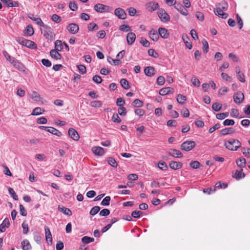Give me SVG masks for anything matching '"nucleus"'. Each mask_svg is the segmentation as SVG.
I'll return each mask as SVG.
<instances>
[{
	"instance_id": "nucleus-9",
	"label": "nucleus",
	"mask_w": 250,
	"mask_h": 250,
	"mask_svg": "<svg viewBox=\"0 0 250 250\" xmlns=\"http://www.w3.org/2000/svg\"><path fill=\"white\" fill-rule=\"evenodd\" d=\"M234 101L236 104L241 103L244 99V94L241 92H238L233 96Z\"/></svg>"
},
{
	"instance_id": "nucleus-17",
	"label": "nucleus",
	"mask_w": 250,
	"mask_h": 250,
	"mask_svg": "<svg viewBox=\"0 0 250 250\" xmlns=\"http://www.w3.org/2000/svg\"><path fill=\"white\" fill-rule=\"evenodd\" d=\"M169 166L171 169L177 170L181 168L182 167L183 164L179 162L171 161L169 164Z\"/></svg>"
},
{
	"instance_id": "nucleus-47",
	"label": "nucleus",
	"mask_w": 250,
	"mask_h": 250,
	"mask_svg": "<svg viewBox=\"0 0 250 250\" xmlns=\"http://www.w3.org/2000/svg\"><path fill=\"white\" fill-rule=\"evenodd\" d=\"M108 163L109 164V165H110V166L114 167H116L118 166V164L117 162L115 161V160L111 157L108 159Z\"/></svg>"
},
{
	"instance_id": "nucleus-12",
	"label": "nucleus",
	"mask_w": 250,
	"mask_h": 250,
	"mask_svg": "<svg viewBox=\"0 0 250 250\" xmlns=\"http://www.w3.org/2000/svg\"><path fill=\"white\" fill-rule=\"evenodd\" d=\"M45 234L46 240L48 245H51L52 244V237L49 229L45 227Z\"/></svg>"
},
{
	"instance_id": "nucleus-48",
	"label": "nucleus",
	"mask_w": 250,
	"mask_h": 250,
	"mask_svg": "<svg viewBox=\"0 0 250 250\" xmlns=\"http://www.w3.org/2000/svg\"><path fill=\"white\" fill-rule=\"evenodd\" d=\"M51 20L56 23H59L61 21V18L58 15L54 14L52 15Z\"/></svg>"
},
{
	"instance_id": "nucleus-1",
	"label": "nucleus",
	"mask_w": 250,
	"mask_h": 250,
	"mask_svg": "<svg viewBox=\"0 0 250 250\" xmlns=\"http://www.w3.org/2000/svg\"><path fill=\"white\" fill-rule=\"evenodd\" d=\"M225 146L231 150H236L241 146L239 141L234 139H230L225 142Z\"/></svg>"
},
{
	"instance_id": "nucleus-56",
	"label": "nucleus",
	"mask_w": 250,
	"mask_h": 250,
	"mask_svg": "<svg viewBox=\"0 0 250 250\" xmlns=\"http://www.w3.org/2000/svg\"><path fill=\"white\" fill-rule=\"evenodd\" d=\"M202 44L203 45V49L205 53H207L208 51V44L207 41L204 40L202 41Z\"/></svg>"
},
{
	"instance_id": "nucleus-43",
	"label": "nucleus",
	"mask_w": 250,
	"mask_h": 250,
	"mask_svg": "<svg viewBox=\"0 0 250 250\" xmlns=\"http://www.w3.org/2000/svg\"><path fill=\"white\" fill-rule=\"evenodd\" d=\"M100 208L99 206H95L92 208L89 213L91 215H95L100 211Z\"/></svg>"
},
{
	"instance_id": "nucleus-27",
	"label": "nucleus",
	"mask_w": 250,
	"mask_h": 250,
	"mask_svg": "<svg viewBox=\"0 0 250 250\" xmlns=\"http://www.w3.org/2000/svg\"><path fill=\"white\" fill-rule=\"evenodd\" d=\"M12 63L13 64L14 66L17 69L21 71H24L25 67L23 65L18 61L13 60Z\"/></svg>"
},
{
	"instance_id": "nucleus-49",
	"label": "nucleus",
	"mask_w": 250,
	"mask_h": 250,
	"mask_svg": "<svg viewBox=\"0 0 250 250\" xmlns=\"http://www.w3.org/2000/svg\"><path fill=\"white\" fill-rule=\"evenodd\" d=\"M77 67L79 69V72L81 74H84L86 72V69L84 65L82 64H80L77 66Z\"/></svg>"
},
{
	"instance_id": "nucleus-2",
	"label": "nucleus",
	"mask_w": 250,
	"mask_h": 250,
	"mask_svg": "<svg viewBox=\"0 0 250 250\" xmlns=\"http://www.w3.org/2000/svg\"><path fill=\"white\" fill-rule=\"evenodd\" d=\"M94 8L95 10L99 13L109 12L112 10V8L111 7L102 3H97L95 4Z\"/></svg>"
},
{
	"instance_id": "nucleus-46",
	"label": "nucleus",
	"mask_w": 250,
	"mask_h": 250,
	"mask_svg": "<svg viewBox=\"0 0 250 250\" xmlns=\"http://www.w3.org/2000/svg\"><path fill=\"white\" fill-rule=\"evenodd\" d=\"M8 191L9 194L11 195V196L13 197V198L15 200H18V197L16 194L15 192L14 191V189L11 188H8Z\"/></svg>"
},
{
	"instance_id": "nucleus-63",
	"label": "nucleus",
	"mask_w": 250,
	"mask_h": 250,
	"mask_svg": "<svg viewBox=\"0 0 250 250\" xmlns=\"http://www.w3.org/2000/svg\"><path fill=\"white\" fill-rule=\"evenodd\" d=\"M191 82H192L193 85H194L195 86L198 87L200 86V81L196 77H193L191 79Z\"/></svg>"
},
{
	"instance_id": "nucleus-45",
	"label": "nucleus",
	"mask_w": 250,
	"mask_h": 250,
	"mask_svg": "<svg viewBox=\"0 0 250 250\" xmlns=\"http://www.w3.org/2000/svg\"><path fill=\"white\" fill-rule=\"evenodd\" d=\"M132 105L134 106L140 107L143 105V103L139 99H137L132 103Z\"/></svg>"
},
{
	"instance_id": "nucleus-19",
	"label": "nucleus",
	"mask_w": 250,
	"mask_h": 250,
	"mask_svg": "<svg viewBox=\"0 0 250 250\" xmlns=\"http://www.w3.org/2000/svg\"><path fill=\"white\" fill-rule=\"evenodd\" d=\"M159 35L156 30L152 29L149 32L150 38L153 41H157L159 39Z\"/></svg>"
},
{
	"instance_id": "nucleus-10",
	"label": "nucleus",
	"mask_w": 250,
	"mask_h": 250,
	"mask_svg": "<svg viewBox=\"0 0 250 250\" xmlns=\"http://www.w3.org/2000/svg\"><path fill=\"white\" fill-rule=\"evenodd\" d=\"M159 7V4L157 2L151 1L146 4V8L149 12H152L157 9Z\"/></svg>"
},
{
	"instance_id": "nucleus-18",
	"label": "nucleus",
	"mask_w": 250,
	"mask_h": 250,
	"mask_svg": "<svg viewBox=\"0 0 250 250\" xmlns=\"http://www.w3.org/2000/svg\"><path fill=\"white\" fill-rule=\"evenodd\" d=\"M174 89L170 87H164L159 91V94L161 95L164 96L169 93H173Z\"/></svg>"
},
{
	"instance_id": "nucleus-41",
	"label": "nucleus",
	"mask_w": 250,
	"mask_h": 250,
	"mask_svg": "<svg viewBox=\"0 0 250 250\" xmlns=\"http://www.w3.org/2000/svg\"><path fill=\"white\" fill-rule=\"evenodd\" d=\"M212 108L215 111H219L222 108V104L218 103H215L212 105Z\"/></svg>"
},
{
	"instance_id": "nucleus-57",
	"label": "nucleus",
	"mask_w": 250,
	"mask_h": 250,
	"mask_svg": "<svg viewBox=\"0 0 250 250\" xmlns=\"http://www.w3.org/2000/svg\"><path fill=\"white\" fill-rule=\"evenodd\" d=\"M140 42L144 47H148L150 45V42L146 39L142 38Z\"/></svg>"
},
{
	"instance_id": "nucleus-25",
	"label": "nucleus",
	"mask_w": 250,
	"mask_h": 250,
	"mask_svg": "<svg viewBox=\"0 0 250 250\" xmlns=\"http://www.w3.org/2000/svg\"><path fill=\"white\" fill-rule=\"evenodd\" d=\"M58 50L56 49H52L50 51V54L52 58L56 60H60L61 59L62 56L58 52Z\"/></svg>"
},
{
	"instance_id": "nucleus-7",
	"label": "nucleus",
	"mask_w": 250,
	"mask_h": 250,
	"mask_svg": "<svg viewBox=\"0 0 250 250\" xmlns=\"http://www.w3.org/2000/svg\"><path fill=\"white\" fill-rule=\"evenodd\" d=\"M114 14L118 17L119 19L124 20L126 18V14L125 11L121 8H117L114 11Z\"/></svg>"
},
{
	"instance_id": "nucleus-32",
	"label": "nucleus",
	"mask_w": 250,
	"mask_h": 250,
	"mask_svg": "<svg viewBox=\"0 0 250 250\" xmlns=\"http://www.w3.org/2000/svg\"><path fill=\"white\" fill-rule=\"evenodd\" d=\"M24 46L31 49H36L37 48V45L34 42L28 40L27 41H25V44Z\"/></svg>"
},
{
	"instance_id": "nucleus-13",
	"label": "nucleus",
	"mask_w": 250,
	"mask_h": 250,
	"mask_svg": "<svg viewBox=\"0 0 250 250\" xmlns=\"http://www.w3.org/2000/svg\"><path fill=\"white\" fill-rule=\"evenodd\" d=\"M69 136L74 140L77 141L79 139L80 136L78 133L73 128H70L68 130Z\"/></svg>"
},
{
	"instance_id": "nucleus-33",
	"label": "nucleus",
	"mask_w": 250,
	"mask_h": 250,
	"mask_svg": "<svg viewBox=\"0 0 250 250\" xmlns=\"http://www.w3.org/2000/svg\"><path fill=\"white\" fill-rule=\"evenodd\" d=\"M182 39H183V40L184 43H185V44L186 45V47L188 49H191L192 48V44L190 42H188L189 39L188 37V36L187 35H183L182 37Z\"/></svg>"
},
{
	"instance_id": "nucleus-11",
	"label": "nucleus",
	"mask_w": 250,
	"mask_h": 250,
	"mask_svg": "<svg viewBox=\"0 0 250 250\" xmlns=\"http://www.w3.org/2000/svg\"><path fill=\"white\" fill-rule=\"evenodd\" d=\"M168 154L173 157L181 158L183 156V154L179 150L175 149H170L168 152Z\"/></svg>"
},
{
	"instance_id": "nucleus-30",
	"label": "nucleus",
	"mask_w": 250,
	"mask_h": 250,
	"mask_svg": "<svg viewBox=\"0 0 250 250\" xmlns=\"http://www.w3.org/2000/svg\"><path fill=\"white\" fill-rule=\"evenodd\" d=\"M44 111V109L40 107H37L33 109L31 115L33 116L40 115L42 114Z\"/></svg>"
},
{
	"instance_id": "nucleus-53",
	"label": "nucleus",
	"mask_w": 250,
	"mask_h": 250,
	"mask_svg": "<svg viewBox=\"0 0 250 250\" xmlns=\"http://www.w3.org/2000/svg\"><path fill=\"white\" fill-rule=\"evenodd\" d=\"M158 167L160 169L162 170H166L167 169V166L166 163L164 162H159L158 164Z\"/></svg>"
},
{
	"instance_id": "nucleus-28",
	"label": "nucleus",
	"mask_w": 250,
	"mask_h": 250,
	"mask_svg": "<svg viewBox=\"0 0 250 250\" xmlns=\"http://www.w3.org/2000/svg\"><path fill=\"white\" fill-rule=\"evenodd\" d=\"M21 247L23 250H29L31 249V246L27 240H24L21 242Z\"/></svg>"
},
{
	"instance_id": "nucleus-34",
	"label": "nucleus",
	"mask_w": 250,
	"mask_h": 250,
	"mask_svg": "<svg viewBox=\"0 0 250 250\" xmlns=\"http://www.w3.org/2000/svg\"><path fill=\"white\" fill-rule=\"evenodd\" d=\"M34 30L32 26L30 25H28L25 30V34L27 36H31L34 34Z\"/></svg>"
},
{
	"instance_id": "nucleus-22",
	"label": "nucleus",
	"mask_w": 250,
	"mask_h": 250,
	"mask_svg": "<svg viewBox=\"0 0 250 250\" xmlns=\"http://www.w3.org/2000/svg\"><path fill=\"white\" fill-rule=\"evenodd\" d=\"M224 11L222 10H218L217 8H215L214 10V12L215 14L218 16L219 17H220L222 19H226L227 18L228 15V14L224 12Z\"/></svg>"
},
{
	"instance_id": "nucleus-40",
	"label": "nucleus",
	"mask_w": 250,
	"mask_h": 250,
	"mask_svg": "<svg viewBox=\"0 0 250 250\" xmlns=\"http://www.w3.org/2000/svg\"><path fill=\"white\" fill-rule=\"evenodd\" d=\"M244 176L245 174L242 172V169L241 170H236L235 175L233 176V177L235 178L236 179H239Z\"/></svg>"
},
{
	"instance_id": "nucleus-26",
	"label": "nucleus",
	"mask_w": 250,
	"mask_h": 250,
	"mask_svg": "<svg viewBox=\"0 0 250 250\" xmlns=\"http://www.w3.org/2000/svg\"><path fill=\"white\" fill-rule=\"evenodd\" d=\"M235 132V130L232 127L226 128L220 130L221 135L232 134Z\"/></svg>"
},
{
	"instance_id": "nucleus-31",
	"label": "nucleus",
	"mask_w": 250,
	"mask_h": 250,
	"mask_svg": "<svg viewBox=\"0 0 250 250\" xmlns=\"http://www.w3.org/2000/svg\"><path fill=\"white\" fill-rule=\"evenodd\" d=\"M29 18L32 21H35L38 25L42 27L44 26V24L40 18H35L33 17V15L32 16H29Z\"/></svg>"
},
{
	"instance_id": "nucleus-23",
	"label": "nucleus",
	"mask_w": 250,
	"mask_h": 250,
	"mask_svg": "<svg viewBox=\"0 0 250 250\" xmlns=\"http://www.w3.org/2000/svg\"><path fill=\"white\" fill-rule=\"evenodd\" d=\"M58 210L62 212L63 214L68 216H71L72 214V211L70 209L66 208L62 206L59 205L58 206Z\"/></svg>"
},
{
	"instance_id": "nucleus-3",
	"label": "nucleus",
	"mask_w": 250,
	"mask_h": 250,
	"mask_svg": "<svg viewBox=\"0 0 250 250\" xmlns=\"http://www.w3.org/2000/svg\"><path fill=\"white\" fill-rule=\"evenodd\" d=\"M195 143L192 141H187L183 142L181 145L182 150L188 151L191 150L195 146Z\"/></svg>"
},
{
	"instance_id": "nucleus-6",
	"label": "nucleus",
	"mask_w": 250,
	"mask_h": 250,
	"mask_svg": "<svg viewBox=\"0 0 250 250\" xmlns=\"http://www.w3.org/2000/svg\"><path fill=\"white\" fill-rule=\"evenodd\" d=\"M174 8L183 15L187 16L188 15V10L183 6L182 4L178 2L177 3H175Z\"/></svg>"
},
{
	"instance_id": "nucleus-29",
	"label": "nucleus",
	"mask_w": 250,
	"mask_h": 250,
	"mask_svg": "<svg viewBox=\"0 0 250 250\" xmlns=\"http://www.w3.org/2000/svg\"><path fill=\"white\" fill-rule=\"evenodd\" d=\"M47 131L57 136H61L62 135V133L60 131L53 127H49L48 130H47Z\"/></svg>"
},
{
	"instance_id": "nucleus-50",
	"label": "nucleus",
	"mask_w": 250,
	"mask_h": 250,
	"mask_svg": "<svg viewBox=\"0 0 250 250\" xmlns=\"http://www.w3.org/2000/svg\"><path fill=\"white\" fill-rule=\"evenodd\" d=\"M148 54L149 56L155 58L158 57L159 56L158 53L156 52L153 49H149L148 50Z\"/></svg>"
},
{
	"instance_id": "nucleus-60",
	"label": "nucleus",
	"mask_w": 250,
	"mask_h": 250,
	"mask_svg": "<svg viewBox=\"0 0 250 250\" xmlns=\"http://www.w3.org/2000/svg\"><path fill=\"white\" fill-rule=\"evenodd\" d=\"M235 122L233 120L231 119H226L223 122V125L225 126L228 125H233L234 124Z\"/></svg>"
},
{
	"instance_id": "nucleus-52",
	"label": "nucleus",
	"mask_w": 250,
	"mask_h": 250,
	"mask_svg": "<svg viewBox=\"0 0 250 250\" xmlns=\"http://www.w3.org/2000/svg\"><path fill=\"white\" fill-rule=\"evenodd\" d=\"M189 165L192 168L196 169L199 167L200 164L197 161H193L190 163Z\"/></svg>"
},
{
	"instance_id": "nucleus-21",
	"label": "nucleus",
	"mask_w": 250,
	"mask_h": 250,
	"mask_svg": "<svg viewBox=\"0 0 250 250\" xmlns=\"http://www.w3.org/2000/svg\"><path fill=\"white\" fill-rule=\"evenodd\" d=\"M159 34L164 39H167L169 36V33L167 29L160 27L158 29Z\"/></svg>"
},
{
	"instance_id": "nucleus-37",
	"label": "nucleus",
	"mask_w": 250,
	"mask_h": 250,
	"mask_svg": "<svg viewBox=\"0 0 250 250\" xmlns=\"http://www.w3.org/2000/svg\"><path fill=\"white\" fill-rule=\"evenodd\" d=\"M120 83L122 87L125 89H128L129 88L128 82L125 79H122Z\"/></svg>"
},
{
	"instance_id": "nucleus-36",
	"label": "nucleus",
	"mask_w": 250,
	"mask_h": 250,
	"mask_svg": "<svg viewBox=\"0 0 250 250\" xmlns=\"http://www.w3.org/2000/svg\"><path fill=\"white\" fill-rule=\"evenodd\" d=\"M62 48L63 46L62 41L60 40L56 41L55 42V49L60 51Z\"/></svg>"
},
{
	"instance_id": "nucleus-4",
	"label": "nucleus",
	"mask_w": 250,
	"mask_h": 250,
	"mask_svg": "<svg viewBox=\"0 0 250 250\" xmlns=\"http://www.w3.org/2000/svg\"><path fill=\"white\" fill-rule=\"evenodd\" d=\"M44 28L43 30V36L47 40H52L54 38V34L52 31V29L50 27L44 24V26H42Z\"/></svg>"
},
{
	"instance_id": "nucleus-38",
	"label": "nucleus",
	"mask_w": 250,
	"mask_h": 250,
	"mask_svg": "<svg viewBox=\"0 0 250 250\" xmlns=\"http://www.w3.org/2000/svg\"><path fill=\"white\" fill-rule=\"evenodd\" d=\"M236 164L239 167H244L246 165V159L244 158H241L236 161Z\"/></svg>"
},
{
	"instance_id": "nucleus-8",
	"label": "nucleus",
	"mask_w": 250,
	"mask_h": 250,
	"mask_svg": "<svg viewBox=\"0 0 250 250\" xmlns=\"http://www.w3.org/2000/svg\"><path fill=\"white\" fill-rule=\"evenodd\" d=\"M68 31L72 34H75L78 32L79 30V26L76 23H70L67 27Z\"/></svg>"
},
{
	"instance_id": "nucleus-35",
	"label": "nucleus",
	"mask_w": 250,
	"mask_h": 250,
	"mask_svg": "<svg viewBox=\"0 0 250 250\" xmlns=\"http://www.w3.org/2000/svg\"><path fill=\"white\" fill-rule=\"evenodd\" d=\"M187 98L186 96L180 94L177 95V101L179 104H184Z\"/></svg>"
},
{
	"instance_id": "nucleus-51",
	"label": "nucleus",
	"mask_w": 250,
	"mask_h": 250,
	"mask_svg": "<svg viewBox=\"0 0 250 250\" xmlns=\"http://www.w3.org/2000/svg\"><path fill=\"white\" fill-rule=\"evenodd\" d=\"M110 196H106L102 201L101 205L103 206H108L110 204Z\"/></svg>"
},
{
	"instance_id": "nucleus-62",
	"label": "nucleus",
	"mask_w": 250,
	"mask_h": 250,
	"mask_svg": "<svg viewBox=\"0 0 250 250\" xmlns=\"http://www.w3.org/2000/svg\"><path fill=\"white\" fill-rule=\"evenodd\" d=\"M93 81L97 83H101L102 82V78L99 75H95L92 79Z\"/></svg>"
},
{
	"instance_id": "nucleus-16",
	"label": "nucleus",
	"mask_w": 250,
	"mask_h": 250,
	"mask_svg": "<svg viewBox=\"0 0 250 250\" xmlns=\"http://www.w3.org/2000/svg\"><path fill=\"white\" fill-rule=\"evenodd\" d=\"M136 39V35L134 33L130 32L127 34L126 36V40L128 44H132Z\"/></svg>"
},
{
	"instance_id": "nucleus-5",
	"label": "nucleus",
	"mask_w": 250,
	"mask_h": 250,
	"mask_svg": "<svg viewBox=\"0 0 250 250\" xmlns=\"http://www.w3.org/2000/svg\"><path fill=\"white\" fill-rule=\"evenodd\" d=\"M159 17L163 22H167L169 21L170 17L165 10L161 9L158 12Z\"/></svg>"
},
{
	"instance_id": "nucleus-54",
	"label": "nucleus",
	"mask_w": 250,
	"mask_h": 250,
	"mask_svg": "<svg viewBox=\"0 0 250 250\" xmlns=\"http://www.w3.org/2000/svg\"><path fill=\"white\" fill-rule=\"evenodd\" d=\"M119 29L121 31H125V32L130 31L131 30V28L129 26H128L127 25H125V24L121 25L119 27Z\"/></svg>"
},
{
	"instance_id": "nucleus-42",
	"label": "nucleus",
	"mask_w": 250,
	"mask_h": 250,
	"mask_svg": "<svg viewBox=\"0 0 250 250\" xmlns=\"http://www.w3.org/2000/svg\"><path fill=\"white\" fill-rule=\"evenodd\" d=\"M88 29L90 31H92L98 29V25L95 23H89L88 25Z\"/></svg>"
},
{
	"instance_id": "nucleus-15",
	"label": "nucleus",
	"mask_w": 250,
	"mask_h": 250,
	"mask_svg": "<svg viewBox=\"0 0 250 250\" xmlns=\"http://www.w3.org/2000/svg\"><path fill=\"white\" fill-rule=\"evenodd\" d=\"M10 225L9 220L8 218L4 219L2 223L0 225V231L3 232L5 231L6 229L8 228Z\"/></svg>"
},
{
	"instance_id": "nucleus-55",
	"label": "nucleus",
	"mask_w": 250,
	"mask_h": 250,
	"mask_svg": "<svg viewBox=\"0 0 250 250\" xmlns=\"http://www.w3.org/2000/svg\"><path fill=\"white\" fill-rule=\"evenodd\" d=\"M110 214V210L107 208L102 209L99 213L101 216H107Z\"/></svg>"
},
{
	"instance_id": "nucleus-59",
	"label": "nucleus",
	"mask_w": 250,
	"mask_h": 250,
	"mask_svg": "<svg viewBox=\"0 0 250 250\" xmlns=\"http://www.w3.org/2000/svg\"><path fill=\"white\" fill-rule=\"evenodd\" d=\"M112 121L114 123H120L122 120L119 117L118 114L114 113L112 117Z\"/></svg>"
},
{
	"instance_id": "nucleus-64",
	"label": "nucleus",
	"mask_w": 250,
	"mask_h": 250,
	"mask_svg": "<svg viewBox=\"0 0 250 250\" xmlns=\"http://www.w3.org/2000/svg\"><path fill=\"white\" fill-rule=\"evenodd\" d=\"M242 152L246 156H250V148L243 147L242 148Z\"/></svg>"
},
{
	"instance_id": "nucleus-61",
	"label": "nucleus",
	"mask_w": 250,
	"mask_h": 250,
	"mask_svg": "<svg viewBox=\"0 0 250 250\" xmlns=\"http://www.w3.org/2000/svg\"><path fill=\"white\" fill-rule=\"evenodd\" d=\"M165 79L163 76H159L157 79V83L159 85H162L165 83Z\"/></svg>"
},
{
	"instance_id": "nucleus-58",
	"label": "nucleus",
	"mask_w": 250,
	"mask_h": 250,
	"mask_svg": "<svg viewBox=\"0 0 250 250\" xmlns=\"http://www.w3.org/2000/svg\"><path fill=\"white\" fill-rule=\"evenodd\" d=\"M32 98L33 100L36 102H39L41 100V97L40 95L36 92L34 91L32 96Z\"/></svg>"
},
{
	"instance_id": "nucleus-39",
	"label": "nucleus",
	"mask_w": 250,
	"mask_h": 250,
	"mask_svg": "<svg viewBox=\"0 0 250 250\" xmlns=\"http://www.w3.org/2000/svg\"><path fill=\"white\" fill-rule=\"evenodd\" d=\"M94 240V239L93 238L88 236H84L82 239V241L84 244H88L90 242H92Z\"/></svg>"
},
{
	"instance_id": "nucleus-24",
	"label": "nucleus",
	"mask_w": 250,
	"mask_h": 250,
	"mask_svg": "<svg viewBox=\"0 0 250 250\" xmlns=\"http://www.w3.org/2000/svg\"><path fill=\"white\" fill-rule=\"evenodd\" d=\"M155 69L152 66L146 67L144 69L145 74L149 77H151L154 74Z\"/></svg>"
},
{
	"instance_id": "nucleus-20",
	"label": "nucleus",
	"mask_w": 250,
	"mask_h": 250,
	"mask_svg": "<svg viewBox=\"0 0 250 250\" xmlns=\"http://www.w3.org/2000/svg\"><path fill=\"white\" fill-rule=\"evenodd\" d=\"M216 8L219 10H222L223 11H226L228 8V4L225 1H222L216 4Z\"/></svg>"
},
{
	"instance_id": "nucleus-44",
	"label": "nucleus",
	"mask_w": 250,
	"mask_h": 250,
	"mask_svg": "<svg viewBox=\"0 0 250 250\" xmlns=\"http://www.w3.org/2000/svg\"><path fill=\"white\" fill-rule=\"evenodd\" d=\"M102 105V103L100 101H94L90 103V105L94 107H100Z\"/></svg>"
},
{
	"instance_id": "nucleus-14",
	"label": "nucleus",
	"mask_w": 250,
	"mask_h": 250,
	"mask_svg": "<svg viewBox=\"0 0 250 250\" xmlns=\"http://www.w3.org/2000/svg\"><path fill=\"white\" fill-rule=\"evenodd\" d=\"M92 152L96 155L98 156H102L104 154V149L100 146H94L92 148Z\"/></svg>"
}]
</instances>
